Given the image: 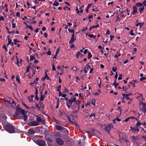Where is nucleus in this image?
<instances>
[{
  "label": "nucleus",
  "instance_id": "36",
  "mask_svg": "<svg viewBox=\"0 0 146 146\" xmlns=\"http://www.w3.org/2000/svg\"><path fill=\"white\" fill-rule=\"evenodd\" d=\"M59 50H60V49L59 48H58L57 49V50H56V52H55V55L57 56L58 54V53L59 52Z\"/></svg>",
  "mask_w": 146,
  "mask_h": 146
},
{
  "label": "nucleus",
  "instance_id": "51",
  "mask_svg": "<svg viewBox=\"0 0 146 146\" xmlns=\"http://www.w3.org/2000/svg\"><path fill=\"white\" fill-rule=\"evenodd\" d=\"M112 70L114 72H115L117 70V68L116 67H113L112 68Z\"/></svg>",
  "mask_w": 146,
  "mask_h": 146
},
{
  "label": "nucleus",
  "instance_id": "53",
  "mask_svg": "<svg viewBox=\"0 0 146 146\" xmlns=\"http://www.w3.org/2000/svg\"><path fill=\"white\" fill-rule=\"evenodd\" d=\"M76 11L77 14H79L80 13V11L79 10V9H78L77 7H76Z\"/></svg>",
  "mask_w": 146,
  "mask_h": 146
},
{
  "label": "nucleus",
  "instance_id": "45",
  "mask_svg": "<svg viewBox=\"0 0 146 146\" xmlns=\"http://www.w3.org/2000/svg\"><path fill=\"white\" fill-rule=\"evenodd\" d=\"M133 30H131L130 32V34L131 35V36L135 34L134 33H133Z\"/></svg>",
  "mask_w": 146,
  "mask_h": 146
},
{
  "label": "nucleus",
  "instance_id": "22",
  "mask_svg": "<svg viewBox=\"0 0 146 146\" xmlns=\"http://www.w3.org/2000/svg\"><path fill=\"white\" fill-rule=\"evenodd\" d=\"M88 36L90 38H95L96 37V36H94L93 34H90V35H88Z\"/></svg>",
  "mask_w": 146,
  "mask_h": 146
},
{
  "label": "nucleus",
  "instance_id": "33",
  "mask_svg": "<svg viewBox=\"0 0 146 146\" xmlns=\"http://www.w3.org/2000/svg\"><path fill=\"white\" fill-rule=\"evenodd\" d=\"M131 94H122V96L123 97H124L125 96H128L131 95Z\"/></svg>",
  "mask_w": 146,
  "mask_h": 146
},
{
  "label": "nucleus",
  "instance_id": "24",
  "mask_svg": "<svg viewBox=\"0 0 146 146\" xmlns=\"http://www.w3.org/2000/svg\"><path fill=\"white\" fill-rule=\"evenodd\" d=\"M37 118H36V120L38 122H41L42 121V119L40 117L36 116Z\"/></svg>",
  "mask_w": 146,
  "mask_h": 146
},
{
  "label": "nucleus",
  "instance_id": "59",
  "mask_svg": "<svg viewBox=\"0 0 146 146\" xmlns=\"http://www.w3.org/2000/svg\"><path fill=\"white\" fill-rule=\"evenodd\" d=\"M110 34V31H109V30H107L106 31V35H109Z\"/></svg>",
  "mask_w": 146,
  "mask_h": 146
},
{
  "label": "nucleus",
  "instance_id": "39",
  "mask_svg": "<svg viewBox=\"0 0 146 146\" xmlns=\"http://www.w3.org/2000/svg\"><path fill=\"white\" fill-rule=\"evenodd\" d=\"M30 68V66H27V72H26L27 73L29 71Z\"/></svg>",
  "mask_w": 146,
  "mask_h": 146
},
{
  "label": "nucleus",
  "instance_id": "42",
  "mask_svg": "<svg viewBox=\"0 0 146 146\" xmlns=\"http://www.w3.org/2000/svg\"><path fill=\"white\" fill-rule=\"evenodd\" d=\"M90 117H95V114L93 113L91 114L89 116Z\"/></svg>",
  "mask_w": 146,
  "mask_h": 146
},
{
  "label": "nucleus",
  "instance_id": "37",
  "mask_svg": "<svg viewBox=\"0 0 146 146\" xmlns=\"http://www.w3.org/2000/svg\"><path fill=\"white\" fill-rule=\"evenodd\" d=\"M144 9V7H143L139 9V12L140 13H141L143 10Z\"/></svg>",
  "mask_w": 146,
  "mask_h": 146
},
{
  "label": "nucleus",
  "instance_id": "44",
  "mask_svg": "<svg viewBox=\"0 0 146 146\" xmlns=\"http://www.w3.org/2000/svg\"><path fill=\"white\" fill-rule=\"evenodd\" d=\"M99 25L98 24L96 26H93L92 27H92V28H96L98 27H99Z\"/></svg>",
  "mask_w": 146,
  "mask_h": 146
},
{
  "label": "nucleus",
  "instance_id": "48",
  "mask_svg": "<svg viewBox=\"0 0 146 146\" xmlns=\"http://www.w3.org/2000/svg\"><path fill=\"white\" fill-rule=\"evenodd\" d=\"M142 3L144 6H146V0L143 1Z\"/></svg>",
  "mask_w": 146,
  "mask_h": 146
},
{
  "label": "nucleus",
  "instance_id": "23",
  "mask_svg": "<svg viewBox=\"0 0 146 146\" xmlns=\"http://www.w3.org/2000/svg\"><path fill=\"white\" fill-rule=\"evenodd\" d=\"M136 5L137 7H139L142 6L143 5L141 3H137L136 4Z\"/></svg>",
  "mask_w": 146,
  "mask_h": 146
},
{
  "label": "nucleus",
  "instance_id": "28",
  "mask_svg": "<svg viewBox=\"0 0 146 146\" xmlns=\"http://www.w3.org/2000/svg\"><path fill=\"white\" fill-rule=\"evenodd\" d=\"M143 110L142 111L144 112H146V106L144 105L143 106Z\"/></svg>",
  "mask_w": 146,
  "mask_h": 146
},
{
  "label": "nucleus",
  "instance_id": "13",
  "mask_svg": "<svg viewBox=\"0 0 146 146\" xmlns=\"http://www.w3.org/2000/svg\"><path fill=\"white\" fill-rule=\"evenodd\" d=\"M83 56V55L80 53V52L78 51L77 52V53L76 55V57L77 58H78L79 56L80 57H82Z\"/></svg>",
  "mask_w": 146,
  "mask_h": 146
},
{
  "label": "nucleus",
  "instance_id": "25",
  "mask_svg": "<svg viewBox=\"0 0 146 146\" xmlns=\"http://www.w3.org/2000/svg\"><path fill=\"white\" fill-rule=\"evenodd\" d=\"M142 124V123H140L139 121H137V123L136 124V127H138V126H140V125Z\"/></svg>",
  "mask_w": 146,
  "mask_h": 146
},
{
  "label": "nucleus",
  "instance_id": "12",
  "mask_svg": "<svg viewBox=\"0 0 146 146\" xmlns=\"http://www.w3.org/2000/svg\"><path fill=\"white\" fill-rule=\"evenodd\" d=\"M55 127L57 130L62 131L63 129V128L61 126L58 125H56Z\"/></svg>",
  "mask_w": 146,
  "mask_h": 146
},
{
  "label": "nucleus",
  "instance_id": "35",
  "mask_svg": "<svg viewBox=\"0 0 146 146\" xmlns=\"http://www.w3.org/2000/svg\"><path fill=\"white\" fill-rule=\"evenodd\" d=\"M27 27H28L29 28V29H31V30H33V28L30 25H27Z\"/></svg>",
  "mask_w": 146,
  "mask_h": 146
},
{
  "label": "nucleus",
  "instance_id": "2",
  "mask_svg": "<svg viewBox=\"0 0 146 146\" xmlns=\"http://www.w3.org/2000/svg\"><path fill=\"white\" fill-rule=\"evenodd\" d=\"M28 113L27 111H25L21 108H17L16 110L15 114L18 118L23 119L24 120L26 121L28 117Z\"/></svg>",
  "mask_w": 146,
  "mask_h": 146
},
{
  "label": "nucleus",
  "instance_id": "15",
  "mask_svg": "<svg viewBox=\"0 0 146 146\" xmlns=\"http://www.w3.org/2000/svg\"><path fill=\"white\" fill-rule=\"evenodd\" d=\"M144 23L143 22L139 23L136 24V26L137 27L139 26L141 28L144 25Z\"/></svg>",
  "mask_w": 146,
  "mask_h": 146
},
{
  "label": "nucleus",
  "instance_id": "41",
  "mask_svg": "<svg viewBox=\"0 0 146 146\" xmlns=\"http://www.w3.org/2000/svg\"><path fill=\"white\" fill-rule=\"evenodd\" d=\"M64 10H66V9L68 10V11H69L70 10V8L68 7L67 6H66L64 8Z\"/></svg>",
  "mask_w": 146,
  "mask_h": 146
},
{
  "label": "nucleus",
  "instance_id": "26",
  "mask_svg": "<svg viewBox=\"0 0 146 146\" xmlns=\"http://www.w3.org/2000/svg\"><path fill=\"white\" fill-rule=\"evenodd\" d=\"M92 55L91 54V53L90 52H89L88 53V59H90L92 58Z\"/></svg>",
  "mask_w": 146,
  "mask_h": 146
},
{
  "label": "nucleus",
  "instance_id": "32",
  "mask_svg": "<svg viewBox=\"0 0 146 146\" xmlns=\"http://www.w3.org/2000/svg\"><path fill=\"white\" fill-rule=\"evenodd\" d=\"M68 30L69 33H74V29L71 30L70 29H68Z\"/></svg>",
  "mask_w": 146,
  "mask_h": 146
},
{
  "label": "nucleus",
  "instance_id": "10",
  "mask_svg": "<svg viewBox=\"0 0 146 146\" xmlns=\"http://www.w3.org/2000/svg\"><path fill=\"white\" fill-rule=\"evenodd\" d=\"M89 105L90 106H94L95 105L96 103V100L94 99L92 100L91 102H89Z\"/></svg>",
  "mask_w": 146,
  "mask_h": 146
},
{
  "label": "nucleus",
  "instance_id": "64",
  "mask_svg": "<svg viewBox=\"0 0 146 146\" xmlns=\"http://www.w3.org/2000/svg\"><path fill=\"white\" fill-rule=\"evenodd\" d=\"M87 28L86 27L82 29V31H86L87 30Z\"/></svg>",
  "mask_w": 146,
  "mask_h": 146
},
{
  "label": "nucleus",
  "instance_id": "31",
  "mask_svg": "<svg viewBox=\"0 0 146 146\" xmlns=\"http://www.w3.org/2000/svg\"><path fill=\"white\" fill-rule=\"evenodd\" d=\"M68 90H67L66 89V88H65V90H64V91L63 92V94H65V93L66 92L68 94Z\"/></svg>",
  "mask_w": 146,
  "mask_h": 146
},
{
  "label": "nucleus",
  "instance_id": "19",
  "mask_svg": "<svg viewBox=\"0 0 146 146\" xmlns=\"http://www.w3.org/2000/svg\"><path fill=\"white\" fill-rule=\"evenodd\" d=\"M45 98V96L41 95L40 96V101L41 102L43 101L44 100Z\"/></svg>",
  "mask_w": 146,
  "mask_h": 146
},
{
  "label": "nucleus",
  "instance_id": "62",
  "mask_svg": "<svg viewBox=\"0 0 146 146\" xmlns=\"http://www.w3.org/2000/svg\"><path fill=\"white\" fill-rule=\"evenodd\" d=\"M88 52V50L87 49H85L83 52V53L84 54H85Z\"/></svg>",
  "mask_w": 146,
  "mask_h": 146
},
{
  "label": "nucleus",
  "instance_id": "56",
  "mask_svg": "<svg viewBox=\"0 0 146 146\" xmlns=\"http://www.w3.org/2000/svg\"><path fill=\"white\" fill-rule=\"evenodd\" d=\"M23 105L27 109H29V108L24 103H23Z\"/></svg>",
  "mask_w": 146,
  "mask_h": 146
},
{
  "label": "nucleus",
  "instance_id": "17",
  "mask_svg": "<svg viewBox=\"0 0 146 146\" xmlns=\"http://www.w3.org/2000/svg\"><path fill=\"white\" fill-rule=\"evenodd\" d=\"M11 44V45L13 46V42H12L11 40H10V38L8 39V43L7 46Z\"/></svg>",
  "mask_w": 146,
  "mask_h": 146
},
{
  "label": "nucleus",
  "instance_id": "58",
  "mask_svg": "<svg viewBox=\"0 0 146 146\" xmlns=\"http://www.w3.org/2000/svg\"><path fill=\"white\" fill-rule=\"evenodd\" d=\"M4 20V17L3 16H1L0 17V21L1 20Z\"/></svg>",
  "mask_w": 146,
  "mask_h": 146
},
{
  "label": "nucleus",
  "instance_id": "63",
  "mask_svg": "<svg viewBox=\"0 0 146 146\" xmlns=\"http://www.w3.org/2000/svg\"><path fill=\"white\" fill-rule=\"evenodd\" d=\"M115 119L116 121L118 122H119L121 121V119L117 117L115 118Z\"/></svg>",
  "mask_w": 146,
  "mask_h": 146
},
{
  "label": "nucleus",
  "instance_id": "47",
  "mask_svg": "<svg viewBox=\"0 0 146 146\" xmlns=\"http://www.w3.org/2000/svg\"><path fill=\"white\" fill-rule=\"evenodd\" d=\"M52 70H55L56 69L55 66L53 64H52Z\"/></svg>",
  "mask_w": 146,
  "mask_h": 146
},
{
  "label": "nucleus",
  "instance_id": "14",
  "mask_svg": "<svg viewBox=\"0 0 146 146\" xmlns=\"http://www.w3.org/2000/svg\"><path fill=\"white\" fill-rule=\"evenodd\" d=\"M133 11H132V13L133 14H135L137 12V8L135 7H133Z\"/></svg>",
  "mask_w": 146,
  "mask_h": 146
},
{
  "label": "nucleus",
  "instance_id": "61",
  "mask_svg": "<svg viewBox=\"0 0 146 146\" xmlns=\"http://www.w3.org/2000/svg\"><path fill=\"white\" fill-rule=\"evenodd\" d=\"M38 60H35L34 62V64H36L38 62Z\"/></svg>",
  "mask_w": 146,
  "mask_h": 146
},
{
  "label": "nucleus",
  "instance_id": "20",
  "mask_svg": "<svg viewBox=\"0 0 146 146\" xmlns=\"http://www.w3.org/2000/svg\"><path fill=\"white\" fill-rule=\"evenodd\" d=\"M86 67H87V68H89L90 69V74L92 73V72L94 70V68H91L89 65H87L86 66Z\"/></svg>",
  "mask_w": 146,
  "mask_h": 146
},
{
  "label": "nucleus",
  "instance_id": "27",
  "mask_svg": "<svg viewBox=\"0 0 146 146\" xmlns=\"http://www.w3.org/2000/svg\"><path fill=\"white\" fill-rule=\"evenodd\" d=\"M128 88H127L126 86H123V90H124L125 91H126L128 89V88H129V86H128Z\"/></svg>",
  "mask_w": 146,
  "mask_h": 146
},
{
  "label": "nucleus",
  "instance_id": "49",
  "mask_svg": "<svg viewBox=\"0 0 146 146\" xmlns=\"http://www.w3.org/2000/svg\"><path fill=\"white\" fill-rule=\"evenodd\" d=\"M14 41V44H17V42H20L19 41L17 40V39H15L13 40Z\"/></svg>",
  "mask_w": 146,
  "mask_h": 146
},
{
  "label": "nucleus",
  "instance_id": "9",
  "mask_svg": "<svg viewBox=\"0 0 146 146\" xmlns=\"http://www.w3.org/2000/svg\"><path fill=\"white\" fill-rule=\"evenodd\" d=\"M129 128L133 132H134L136 131H139L138 127L136 126L134 127H132L131 126H130Z\"/></svg>",
  "mask_w": 146,
  "mask_h": 146
},
{
  "label": "nucleus",
  "instance_id": "55",
  "mask_svg": "<svg viewBox=\"0 0 146 146\" xmlns=\"http://www.w3.org/2000/svg\"><path fill=\"white\" fill-rule=\"evenodd\" d=\"M12 28H15L16 26V24L15 23H12Z\"/></svg>",
  "mask_w": 146,
  "mask_h": 146
},
{
  "label": "nucleus",
  "instance_id": "1",
  "mask_svg": "<svg viewBox=\"0 0 146 146\" xmlns=\"http://www.w3.org/2000/svg\"><path fill=\"white\" fill-rule=\"evenodd\" d=\"M81 102L79 100L76 101V97L71 98L70 100H67L66 104L68 108H70L72 106L73 112L74 113L77 112L79 110Z\"/></svg>",
  "mask_w": 146,
  "mask_h": 146
},
{
  "label": "nucleus",
  "instance_id": "40",
  "mask_svg": "<svg viewBox=\"0 0 146 146\" xmlns=\"http://www.w3.org/2000/svg\"><path fill=\"white\" fill-rule=\"evenodd\" d=\"M16 80L18 82V83H20V79L17 76L16 77Z\"/></svg>",
  "mask_w": 146,
  "mask_h": 146
},
{
  "label": "nucleus",
  "instance_id": "50",
  "mask_svg": "<svg viewBox=\"0 0 146 146\" xmlns=\"http://www.w3.org/2000/svg\"><path fill=\"white\" fill-rule=\"evenodd\" d=\"M146 79V77H141V78H140V81H141L143 80H144Z\"/></svg>",
  "mask_w": 146,
  "mask_h": 146
},
{
  "label": "nucleus",
  "instance_id": "57",
  "mask_svg": "<svg viewBox=\"0 0 146 146\" xmlns=\"http://www.w3.org/2000/svg\"><path fill=\"white\" fill-rule=\"evenodd\" d=\"M40 107L37 104H36V108L38 109V110H40Z\"/></svg>",
  "mask_w": 146,
  "mask_h": 146
},
{
  "label": "nucleus",
  "instance_id": "46",
  "mask_svg": "<svg viewBox=\"0 0 146 146\" xmlns=\"http://www.w3.org/2000/svg\"><path fill=\"white\" fill-rule=\"evenodd\" d=\"M30 21L31 22V24H35L36 23V21H32V20L31 19L30 20Z\"/></svg>",
  "mask_w": 146,
  "mask_h": 146
},
{
  "label": "nucleus",
  "instance_id": "38",
  "mask_svg": "<svg viewBox=\"0 0 146 146\" xmlns=\"http://www.w3.org/2000/svg\"><path fill=\"white\" fill-rule=\"evenodd\" d=\"M61 87V86L60 85H59L58 86V88L56 90L58 91H60V90Z\"/></svg>",
  "mask_w": 146,
  "mask_h": 146
},
{
  "label": "nucleus",
  "instance_id": "6",
  "mask_svg": "<svg viewBox=\"0 0 146 146\" xmlns=\"http://www.w3.org/2000/svg\"><path fill=\"white\" fill-rule=\"evenodd\" d=\"M28 124L31 126H33L38 125H39V123L36 121H33L30 122Z\"/></svg>",
  "mask_w": 146,
  "mask_h": 146
},
{
  "label": "nucleus",
  "instance_id": "3",
  "mask_svg": "<svg viewBox=\"0 0 146 146\" xmlns=\"http://www.w3.org/2000/svg\"><path fill=\"white\" fill-rule=\"evenodd\" d=\"M5 130L10 133H14L15 130L14 127L11 124L8 123L4 126Z\"/></svg>",
  "mask_w": 146,
  "mask_h": 146
},
{
  "label": "nucleus",
  "instance_id": "5",
  "mask_svg": "<svg viewBox=\"0 0 146 146\" xmlns=\"http://www.w3.org/2000/svg\"><path fill=\"white\" fill-rule=\"evenodd\" d=\"M56 142L58 145H62L64 143L63 141L60 138H56Z\"/></svg>",
  "mask_w": 146,
  "mask_h": 146
},
{
  "label": "nucleus",
  "instance_id": "60",
  "mask_svg": "<svg viewBox=\"0 0 146 146\" xmlns=\"http://www.w3.org/2000/svg\"><path fill=\"white\" fill-rule=\"evenodd\" d=\"M47 53L48 55H51V52L49 50L47 51Z\"/></svg>",
  "mask_w": 146,
  "mask_h": 146
},
{
  "label": "nucleus",
  "instance_id": "30",
  "mask_svg": "<svg viewBox=\"0 0 146 146\" xmlns=\"http://www.w3.org/2000/svg\"><path fill=\"white\" fill-rule=\"evenodd\" d=\"M131 138L135 140H137L138 139L137 136H135L133 135H132L131 136Z\"/></svg>",
  "mask_w": 146,
  "mask_h": 146
},
{
  "label": "nucleus",
  "instance_id": "43",
  "mask_svg": "<svg viewBox=\"0 0 146 146\" xmlns=\"http://www.w3.org/2000/svg\"><path fill=\"white\" fill-rule=\"evenodd\" d=\"M67 118L69 122H72L71 121L70 118V117L68 115L67 116Z\"/></svg>",
  "mask_w": 146,
  "mask_h": 146
},
{
  "label": "nucleus",
  "instance_id": "54",
  "mask_svg": "<svg viewBox=\"0 0 146 146\" xmlns=\"http://www.w3.org/2000/svg\"><path fill=\"white\" fill-rule=\"evenodd\" d=\"M122 76V75H121V74H120L119 75V77L118 78V80H121L122 79V78H121Z\"/></svg>",
  "mask_w": 146,
  "mask_h": 146
},
{
  "label": "nucleus",
  "instance_id": "11",
  "mask_svg": "<svg viewBox=\"0 0 146 146\" xmlns=\"http://www.w3.org/2000/svg\"><path fill=\"white\" fill-rule=\"evenodd\" d=\"M35 133V131L32 129H30L29 130L28 133L29 135H33Z\"/></svg>",
  "mask_w": 146,
  "mask_h": 146
},
{
  "label": "nucleus",
  "instance_id": "21",
  "mask_svg": "<svg viewBox=\"0 0 146 146\" xmlns=\"http://www.w3.org/2000/svg\"><path fill=\"white\" fill-rule=\"evenodd\" d=\"M35 57L34 56H30V61H33V60H35Z\"/></svg>",
  "mask_w": 146,
  "mask_h": 146
},
{
  "label": "nucleus",
  "instance_id": "8",
  "mask_svg": "<svg viewBox=\"0 0 146 146\" xmlns=\"http://www.w3.org/2000/svg\"><path fill=\"white\" fill-rule=\"evenodd\" d=\"M76 39V38L74 37V33H73L72 35L70 40L69 42V44H71L73 43Z\"/></svg>",
  "mask_w": 146,
  "mask_h": 146
},
{
  "label": "nucleus",
  "instance_id": "7",
  "mask_svg": "<svg viewBox=\"0 0 146 146\" xmlns=\"http://www.w3.org/2000/svg\"><path fill=\"white\" fill-rule=\"evenodd\" d=\"M111 128H113V126L112 124H110L108 126H106L104 130L106 131H108L109 133V131Z\"/></svg>",
  "mask_w": 146,
  "mask_h": 146
},
{
  "label": "nucleus",
  "instance_id": "18",
  "mask_svg": "<svg viewBox=\"0 0 146 146\" xmlns=\"http://www.w3.org/2000/svg\"><path fill=\"white\" fill-rule=\"evenodd\" d=\"M34 96L33 95H31L30 97H28V98L30 102H31L33 101V98Z\"/></svg>",
  "mask_w": 146,
  "mask_h": 146
},
{
  "label": "nucleus",
  "instance_id": "4",
  "mask_svg": "<svg viewBox=\"0 0 146 146\" xmlns=\"http://www.w3.org/2000/svg\"><path fill=\"white\" fill-rule=\"evenodd\" d=\"M36 143L40 146H43L46 145L45 142L44 141L39 139L36 141Z\"/></svg>",
  "mask_w": 146,
  "mask_h": 146
},
{
  "label": "nucleus",
  "instance_id": "52",
  "mask_svg": "<svg viewBox=\"0 0 146 146\" xmlns=\"http://www.w3.org/2000/svg\"><path fill=\"white\" fill-rule=\"evenodd\" d=\"M129 119H129V117L127 118L125 120L123 121L122 122H123L125 121L127 122L128 121Z\"/></svg>",
  "mask_w": 146,
  "mask_h": 146
},
{
  "label": "nucleus",
  "instance_id": "16",
  "mask_svg": "<svg viewBox=\"0 0 146 146\" xmlns=\"http://www.w3.org/2000/svg\"><path fill=\"white\" fill-rule=\"evenodd\" d=\"M38 78H36V79L34 80L33 82H32L30 84L31 85H32L33 84H36L38 83Z\"/></svg>",
  "mask_w": 146,
  "mask_h": 146
},
{
  "label": "nucleus",
  "instance_id": "34",
  "mask_svg": "<svg viewBox=\"0 0 146 146\" xmlns=\"http://www.w3.org/2000/svg\"><path fill=\"white\" fill-rule=\"evenodd\" d=\"M118 84V83H116V82L115 81L114 83H113V85L115 86V88H116L117 87Z\"/></svg>",
  "mask_w": 146,
  "mask_h": 146
},
{
  "label": "nucleus",
  "instance_id": "29",
  "mask_svg": "<svg viewBox=\"0 0 146 146\" xmlns=\"http://www.w3.org/2000/svg\"><path fill=\"white\" fill-rule=\"evenodd\" d=\"M53 5L55 6H58L59 3L57 2H56V1L54 2V3H53Z\"/></svg>",
  "mask_w": 146,
  "mask_h": 146
}]
</instances>
